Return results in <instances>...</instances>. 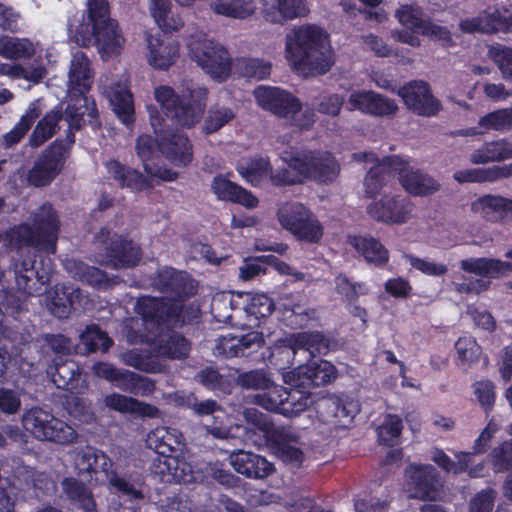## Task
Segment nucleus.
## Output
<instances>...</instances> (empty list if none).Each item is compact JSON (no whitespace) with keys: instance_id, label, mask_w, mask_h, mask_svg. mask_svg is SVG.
Here are the masks:
<instances>
[{"instance_id":"1","label":"nucleus","mask_w":512,"mask_h":512,"mask_svg":"<svg viewBox=\"0 0 512 512\" xmlns=\"http://www.w3.org/2000/svg\"><path fill=\"white\" fill-rule=\"evenodd\" d=\"M153 285L166 294L161 300L144 296L137 300L135 311L140 318H129L124 324V333L130 343L149 341L148 333H153L161 325L184 321L181 316L182 300L194 292L195 286L187 273L171 267L159 269Z\"/></svg>"},{"instance_id":"2","label":"nucleus","mask_w":512,"mask_h":512,"mask_svg":"<svg viewBox=\"0 0 512 512\" xmlns=\"http://www.w3.org/2000/svg\"><path fill=\"white\" fill-rule=\"evenodd\" d=\"M285 57L303 75L326 73L335 61L329 35L313 24L297 26L287 32Z\"/></svg>"},{"instance_id":"3","label":"nucleus","mask_w":512,"mask_h":512,"mask_svg":"<svg viewBox=\"0 0 512 512\" xmlns=\"http://www.w3.org/2000/svg\"><path fill=\"white\" fill-rule=\"evenodd\" d=\"M287 168L271 174L276 185H289L312 179L321 183L332 182L339 174V164L328 152H303L292 155L284 152Z\"/></svg>"},{"instance_id":"4","label":"nucleus","mask_w":512,"mask_h":512,"mask_svg":"<svg viewBox=\"0 0 512 512\" xmlns=\"http://www.w3.org/2000/svg\"><path fill=\"white\" fill-rule=\"evenodd\" d=\"M146 443L159 455L155 461V473L160 474L163 481L190 483L203 480V477L190 471L185 461L172 456L182 444V434L177 429L157 427L148 433Z\"/></svg>"},{"instance_id":"5","label":"nucleus","mask_w":512,"mask_h":512,"mask_svg":"<svg viewBox=\"0 0 512 512\" xmlns=\"http://www.w3.org/2000/svg\"><path fill=\"white\" fill-rule=\"evenodd\" d=\"M154 98L168 117L182 127L191 128L203 117L208 91L191 85L178 94L168 85H158L154 88Z\"/></svg>"},{"instance_id":"6","label":"nucleus","mask_w":512,"mask_h":512,"mask_svg":"<svg viewBox=\"0 0 512 512\" xmlns=\"http://www.w3.org/2000/svg\"><path fill=\"white\" fill-rule=\"evenodd\" d=\"M93 82V72L88 57L81 51L73 54L68 73V92L71 96L65 111L70 129H79L83 118L97 116L95 103L86 96Z\"/></svg>"},{"instance_id":"7","label":"nucleus","mask_w":512,"mask_h":512,"mask_svg":"<svg viewBox=\"0 0 512 512\" xmlns=\"http://www.w3.org/2000/svg\"><path fill=\"white\" fill-rule=\"evenodd\" d=\"M30 220L32 227L25 223L11 228L7 237L16 247H34L47 253H55L60 222L52 205L45 203L34 211Z\"/></svg>"},{"instance_id":"8","label":"nucleus","mask_w":512,"mask_h":512,"mask_svg":"<svg viewBox=\"0 0 512 512\" xmlns=\"http://www.w3.org/2000/svg\"><path fill=\"white\" fill-rule=\"evenodd\" d=\"M256 101L263 109L285 118L300 129H308L315 122L312 109H302L301 102L291 93L276 87H258L254 91Z\"/></svg>"},{"instance_id":"9","label":"nucleus","mask_w":512,"mask_h":512,"mask_svg":"<svg viewBox=\"0 0 512 512\" xmlns=\"http://www.w3.org/2000/svg\"><path fill=\"white\" fill-rule=\"evenodd\" d=\"M187 51L190 59L213 79L224 81L230 75L232 63L228 51L205 33L191 34L187 40Z\"/></svg>"},{"instance_id":"10","label":"nucleus","mask_w":512,"mask_h":512,"mask_svg":"<svg viewBox=\"0 0 512 512\" xmlns=\"http://www.w3.org/2000/svg\"><path fill=\"white\" fill-rule=\"evenodd\" d=\"M395 16L401 25L411 30H399L394 32L393 37L399 42L408 44L412 47H419L421 45V41L416 33H420L435 41H440L445 46L452 44L450 31L424 17L421 8L416 5L401 6L396 11Z\"/></svg>"},{"instance_id":"11","label":"nucleus","mask_w":512,"mask_h":512,"mask_svg":"<svg viewBox=\"0 0 512 512\" xmlns=\"http://www.w3.org/2000/svg\"><path fill=\"white\" fill-rule=\"evenodd\" d=\"M277 219L283 229L300 241L316 244L324 235V227L320 220L301 203L288 202L281 205Z\"/></svg>"},{"instance_id":"12","label":"nucleus","mask_w":512,"mask_h":512,"mask_svg":"<svg viewBox=\"0 0 512 512\" xmlns=\"http://www.w3.org/2000/svg\"><path fill=\"white\" fill-rule=\"evenodd\" d=\"M22 423L23 427L39 440L69 445L78 438L72 426L40 408H33L24 413Z\"/></svg>"},{"instance_id":"13","label":"nucleus","mask_w":512,"mask_h":512,"mask_svg":"<svg viewBox=\"0 0 512 512\" xmlns=\"http://www.w3.org/2000/svg\"><path fill=\"white\" fill-rule=\"evenodd\" d=\"M79 26L75 34V41L81 46L95 44L102 59L119 55L124 49L125 38L117 21H108L93 29Z\"/></svg>"},{"instance_id":"14","label":"nucleus","mask_w":512,"mask_h":512,"mask_svg":"<svg viewBox=\"0 0 512 512\" xmlns=\"http://www.w3.org/2000/svg\"><path fill=\"white\" fill-rule=\"evenodd\" d=\"M182 404L197 416H211V421L205 422L203 427L213 438L226 440L234 437L228 414L215 400L199 401L194 394L190 393L183 397Z\"/></svg>"},{"instance_id":"15","label":"nucleus","mask_w":512,"mask_h":512,"mask_svg":"<svg viewBox=\"0 0 512 512\" xmlns=\"http://www.w3.org/2000/svg\"><path fill=\"white\" fill-rule=\"evenodd\" d=\"M150 122L157 137L158 150L174 165H188L193 157L188 138L181 132L163 129L159 115L151 114Z\"/></svg>"},{"instance_id":"16","label":"nucleus","mask_w":512,"mask_h":512,"mask_svg":"<svg viewBox=\"0 0 512 512\" xmlns=\"http://www.w3.org/2000/svg\"><path fill=\"white\" fill-rule=\"evenodd\" d=\"M415 204L401 194L384 195L367 206L368 215L387 225H404L414 217Z\"/></svg>"},{"instance_id":"17","label":"nucleus","mask_w":512,"mask_h":512,"mask_svg":"<svg viewBox=\"0 0 512 512\" xmlns=\"http://www.w3.org/2000/svg\"><path fill=\"white\" fill-rule=\"evenodd\" d=\"M68 156V147L54 142L39 155L28 173L31 185L41 187L49 184L62 170Z\"/></svg>"},{"instance_id":"18","label":"nucleus","mask_w":512,"mask_h":512,"mask_svg":"<svg viewBox=\"0 0 512 512\" xmlns=\"http://www.w3.org/2000/svg\"><path fill=\"white\" fill-rule=\"evenodd\" d=\"M394 171L399 176L402 188L412 196L427 197L441 188L440 183L431 175L416 169L398 156H392Z\"/></svg>"},{"instance_id":"19","label":"nucleus","mask_w":512,"mask_h":512,"mask_svg":"<svg viewBox=\"0 0 512 512\" xmlns=\"http://www.w3.org/2000/svg\"><path fill=\"white\" fill-rule=\"evenodd\" d=\"M335 378L336 369L332 363L326 360H313L283 375L285 383L304 389L328 384Z\"/></svg>"},{"instance_id":"20","label":"nucleus","mask_w":512,"mask_h":512,"mask_svg":"<svg viewBox=\"0 0 512 512\" xmlns=\"http://www.w3.org/2000/svg\"><path fill=\"white\" fill-rule=\"evenodd\" d=\"M98 242L104 246L105 257L100 261L114 268L131 267L140 261V248L131 241L123 240L110 231L102 230Z\"/></svg>"},{"instance_id":"21","label":"nucleus","mask_w":512,"mask_h":512,"mask_svg":"<svg viewBox=\"0 0 512 512\" xmlns=\"http://www.w3.org/2000/svg\"><path fill=\"white\" fill-rule=\"evenodd\" d=\"M406 491L411 498L435 500L442 483L432 465H410L406 469Z\"/></svg>"},{"instance_id":"22","label":"nucleus","mask_w":512,"mask_h":512,"mask_svg":"<svg viewBox=\"0 0 512 512\" xmlns=\"http://www.w3.org/2000/svg\"><path fill=\"white\" fill-rule=\"evenodd\" d=\"M398 95L408 109L420 116L431 117L440 109V102L431 94L429 85L424 81H412L398 90Z\"/></svg>"},{"instance_id":"23","label":"nucleus","mask_w":512,"mask_h":512,"mask_svg":"<svg viewBox=\"0 0 512 512\" xmlns=\"http://www.w3.org/2000/svg\"><path fill=\"white\" fill-rule=\"evenodd\" d=\"M348 109L373 116H392L398 106L394 100L372 90H354L348 98Z\"/></svg>"},{"instance_id":"24","label":"nucleus","mask_w":512,"mask_h":512,"mask_svg":"<svg viewBox=\"0 0 512 512\" xmlns=\"http://www.w3.org/2000/svg\"><path fill=\"white\" fill-rule=\"evenodd\" d=\"M353 159L359 162L373 163L364 179L365 192L374 197L396 174L392 165V156L379 161L374 153L359 152L353 154Z\"/></svg>"},{"instance_id":"25","label":"nucleus","mask_w":512,"mask_h":512,"mask_svg":"<svg viewBox=\"0 0 512 512\" xmlns=\"http://www.w3.org/2000/svg\"><path fill=\"white\" fill-rule=\"evenodd\" d=\"M88 298L83 292L71 286H55L48 292L47 307L58 318H67L72 309H85Z\"/></svg>"},{"instance_id":"26","label":"nucleus","mask_w":512,"mask_h":512,"mask_svg":"<svg viewBox=\"0 0 512 512\" xmlns=\"http://www.w3.org/2000/svg\"><path fill=\"white\" fill-rule=\"evenodd\" d=\"M321 418L324 422L336 427H348L359 412V405L352 399L329 398L319 404Z\"/></svg>"},{"instance_id":"27","label":"nucleus","mask_w":512,"mask_h":512,"mask_svg":"<svg viewBox=\"0 0 512 512\" xmlns=\"http://www.w3.org/2000/svg\"><path fill=\"white\" fill-rule=\"evenodd\" d=\"M107 487L110 491L126 496L129 500L143 499V479L139 475H122L115 468L112 461L103 472Z\"/></svg>"},{"instance_id":"28","label":"nucleus","mask_w":512,"mask_h":512,"mask_svg":"<svg viewBox=\"0 0 512 512\" xmlns=\"http://www.w3.org/2000/svg\"><path fill=\"white\" fill-rule=\"evenodd\" d=\"M147 61L155 69H167L179 57V44L170 38H147Z\"/></svg>"},{"instance_id":"29","label":"nucleus","mask_w":512,"mask_h":512,"mask_svg":"<svg viewBox=\"0 0 512 512\" xmlns=\"http://www.w3.org/2000/svg\"><path fill=\"white\" fill-rule=\"evenodd\" d=\"M229 461L238 473L249 478H264L274 470L273 465L264 457L244 450L232 452Z\"/></svg>"},{"instance_id":"30","label":"nucleus","mask_w":512,"mask_h":512,"mask_svg":"<svg viewBox=\"0 0 512 512\" xmlns=\"http://www.w3.org/2000/svg\"><path fill=\"white\" fill-rule=\"evenodd\" d=\"M262 342V335L256 331L241 336L224 335L218 338L214 354L225 357L243 356L246 350L258 348Z\"/></svg>"},{"instance_id":"31","label":"nucleus","mask_w":512,"mask_h":512,"mask_svg":"<svg viewBox=\"0 0 512 512\" xmlns=\"http://www.w3.org/2000/svg\"><path fill=\"white\" fill-rule=\"evenodd\" d=\"M104 404L107 408L122 414H132L139 417L157 418L160 410L135 398L126 395L111 393L105 396Z\"/></svg>"},{"instance_id":"32","label":"nucleus","mask_w":512,"mask_h":512,"mask_svg":"<svg viewBox=\"0 0 512 512\" xmlns=\"http://www.w3.org/2000/svg\"><path fill=\"white\" fill-rule=\"evenodd\" d=\"M512 176V163L486 168L457 170L453 179L459 184L496 182Z\"/></svg>"},{"instance_id":"33","label":"nucleus","mask_w":512,"mask_h":512,"mask_svg":"<svg viewBox=\"0 0 512 512\" xmlns=\"http://www.w3.org/2000/svg\"><path fill=\"white\" fill-rule=\"evenodd\" d=\"M243 294H220L213 298L211 310L218 322L238 325L242 317Z\"/></svg>"},{"instance_id":"34","label":"nucleus","mask_w":512,"mask_h":512,"mask_svg":"<svg viewBox=\"0 0 512 512\" xmlns=\"http://www.w3.org/2000/svg\"><path fill=\"white\" fill-rule=\"evenodd\" d=\"M512 158V141L502 138L484 143L469 156L473 165L502 162Z\"/></svg>"},{"instance_id":"35","label":"nucleus","mask_w":512,"mask_h":512,"mask_svg":"<svg viewBox=\"0 0 512 512\" xmlns=\"http://www.w3.org/2000/svg\"><path fill=\"white\" fill-rule=\"evenodd\" d=\"M113 111L122 123L128 125L133 121L134 105L127 80L115 83L105 91Z\"/></svg>"},{"instance_id":"36","label":"nucleus","mask_w":512,"mask_h":512,"mask_svg":"<svg viewBox=\"0 0 512 512\" xmlns=\"http://www.w3.org/2000/svg\"><path fill=\"white\" fill-rule=\"evenodd\" d=\"M460 267L467 273L487 278H498L512 272V263L485 257L463 259Z\"/></svg>"},{"instance_id":"37","label":"nucleus","mask_w":512,"mask_h":512,"mask_svg":"<svg viewBox=\"0 0 512 512\" xmlns=\"http://www.w3.org/2000/svg\"><path fill=\"white\" fill-rule=\"evenodd\" d=\"M154 345L159 356L169 359H185L191 350L190 342L174 331L161 330Z\"/></svg>"},{"instance_id":"38","label":"nucleus","mask_w":512,"mask_h":512,"mask_svg":"<svg viewBox=\"0 0 512 512\" xmlns=\"http://www.w3.org/2000/svg\"><path fill=\"white\" fill-rule=\"evenodd\" d=\"M154 140L148 135H141L136 142V152L143 162L144 170L152 177H157L164 181H173L177 178V173L170 169L156 167L149 161L154 158L157 153Z\"/></svg>"},{"instance_id":"39","label":"nucleus","mask_w":512,"mask_h":512,"mask_svg":"<svg viewBox=\"0 0 512 512\" xmlns=\"http://www.w3.org/2000/svg\"><path fill=\"white\" fill-rule=\"evenodd\" d=\"M212 190L219 199L236 202L247 208H254L258 204L254 195L222 176L214 178Z\"/></svg>"},{"instance_id":"40","label":"nucleus","mask_w":512,"mask_h":512,"mask_svg":"<svg viewBox=\"0 0 512 512\" xmlns=\"http://www.w3.org/2000/svg\"><path fill=\"white\" fill-rule=\"evenodd\" d=\"M49 264L40 273L35 270L34 263L31 261H23L15 264L16 283L20 290L24 293L32 295L35 292L37 283L44 284L49 280L52 272L50 260Z\"/></svg>"},{"instance_id":"41","label":"nucleus","mask_w":512,"mask_h":512,"mask_svg":"<svg viewBox=\"0 0 512 512\" xmlns=\"http://www.w3.org/2000/svg\"><path fill=\"white\" fill-rule=\"evenodd\" d=\"M490 130L506 132L512 130V107L494 110L480 117L477 127L469 128L464 135L474 136Z\"/></svg>"},{"instance_id":"42","label":"nucleus","mask_w":512,"mask_h":512,"mask_svg":"<svg viewBox=\"0 0 512 512\" xmlns=\"http://www.w3.org/2000/svg\"><path fill=\"white\" fill-rule=\"evenodd\" d=\"M307 0H276V6L264 9V17L271 23L304 17L308 14Z\"/></svg>"},{"instance_id":"43","label":"nucleus","mask_w":512,"mask_h":512,"mask_svg":"<svg viewBox=\"0 0 512 512\" xmlns=\"http://www.w3.org/2000/svg\"><path fill=\"white\" fill-rule=\"evenodd\" d=\"M349 243L369 263L381 266L389 260L388 250L373 237L353 236L349 238Z\"/></svg>"},{"instance_id":"44","label":"nucleus","mask_w":512,"mask_h":512,"mask_svg":"<svg viewBox=\"0 0 512 512\" xmlns=\"http://www.w3.org/2000/svg\"><path fill=\"white\" fill-rule=\"evenodd\" d=\"M61 488L66 497L83 510L92 512L96 509L93 493L83 482L67 477L61 481Z\"/></svg>"},{"instance_id":"45","label":"nucleus","mask_w":512,"mask_h":512,"mask_svg":"<svg viewBox=\"0 0 512 512\" xmlns=\"http://www.w3.org/2000/svg\"><path fill=\"white\" fill-rule=\"evenodd\" d=\"M111 459L102 451L85 447L76 453L74 467L78 474L104 472L110 466Z\"/></svg>"},{"instance_id":"46","label":"nucleus","mask_w":512,"mask_h":512,"mask_svg":"<svg viewBox=\"0 0 512 512\" xmlns=\"http://www.w3.org/2000/svg\"><path fill=\"white\" fill-rule=\"evenodd\" d=\"M471 210L490 222L505 221V197L485 195L471 204Z\"/></svg>"},{"instance_id":"47","label":"nucleus","mask_w":512,"mask_h":512,"mask_svg":"<svg viewBox=\"0 0 512 512\" xmlns=\"http://www.w3.org/2000/svg\"><path fill=\"white\" fill-rule=\"evenodd\" d=\"M283 342L294 353L297 350H306L309 354L323 353L327 348L324 336L319 332H298L286 337Z\"/></svg>"},{"instance_id":"48","label":"nucleus","mask_w":512,"mask_h":512,"mask_svg":"<svg viewBox=\"0 0 512 512\" xmlns=\"http://www.w3.org/2000/svg\"><path fill=\"white\" fill-rule=\"evenodd\" d=\"M106 168L109 174L119 182L122 187H127L132 191H140L151 186L148 179L143 177L138 171L130 168H124L118 161L111 160L107 162Z\"/></svg>"},{"instance_id":"49","label":"nucleus","mask_w":512,"mask_h":512,"mask_svg":"<svg viewBox=\"0 0 512 512\" xmlns=\"http://www.w3.org/2000/svg\"><path fill=\"white\" fill-rule=\"evenodd\" d=\"M37 51V45L27 38L8 35L0 36V55L10 60L31 58Z\"/></svg>"},{"instance_id":"50","label":"nucleus","mask_w":512,"mask_h":512,"mask_svg":"<svg viewBox=\"0 0 512 512\" xmlns=\"http://www.w3.org/2000/svg\"><path fill=\"white\" fill-rule=\"evenodd\" d=\"M65 267L73 278L86 282L95 288L102 289L110 285V280L106 274L96 267H90L81 261L73 259L67 260Z\"/></svg>"},{"instance_id":"51","label":"nucleus","mask_w":512,"mask_h":512,"mask_svg":"<svg viewBox=\"0 0 512 512\" xmlns=\"http://www.w3.org/2000/svg\"><path fill=\"white\" fill-rule=\"evenodd\" d=\"M18 480L24 482V489H33L36 497L53 495L56 491L55 481L45 472L25 468L21 472Z\"/></svg>"},{"instance_id":"52","label":"nucleus","mask_w":512,"mask_h":512,"mask_svg":"<svg viewBox=\"0 0 512 512\" xmlns=\"http://www.w3.org/2000/svg\"><path fill=\"white\" fill-rule=\"evenodd\" d=\"M40 114L41 107L39 101L32 102L15 127L3 136V146L5 148H10L19 143Z\"/></svg>"},{"instance_id":"53","label":"nucleus","mask_w":512,"mask_h":512,"mask_svg":"<svg viewBox=\"0 0 512 512\" xmlns=\"http://www.w3.org/2000/svg\"><path fill=\"white\" fill-rule=\"evenodd\" d=\"M46 75V69L42 64H30L23 66L15 63H0V76L12 79H24L31 83H39Z\"/></svg>"},{"instance_id":"54","label":"nucleus","mask_w":512,"mask_h":512,"mask_svg":"<svg viewBox=\"0 0 512 512\" xmlns=\"http://www.w3.org/2000/svg\"><path fill=\"white\" fill-rule=\"evenodd\" d=\"M244 304H242V315L245 314L250 321H257L261 318L269 316L273 309L274 303L271 298L265 294H245Z\"/></svg>"},{"instance_id":"55","label":"nucleus","mask_w":512,"mask_h":512,"mask_svg":"<svg viewBox=\"0 0 512 512\" xmlns=\"http://www.w3.org/2000/svg\"><path fill=\"white\" fill-rule=\"evenodd\" d=\"M454 456L457 461L452 460L442 450L434 449L431 460L448 473L459 474L466 471L472 462L473 455L470 452H456Z\"/></svg>"},{"instance_id":"56","label":"nucleus","mask_w":512,"mask_h":512,"mask_svg":"<svg viewBox=\"0 0 512 512\" xmlns=\"http://www.w3.org/2000/svg\"><path fill=\"white\" fill-rule=\"evenodd\" d=\"M291 390H286L285 404L282 406V415L286 417H295L306 410L312 403L311 394L303 387L291 386Z\"/></svg>"},{"instance_id":"57","label":"nucleus","mask_w":512,"mask_h":512,"mask_svg":"<svg viewBox=\"0 0 512 512\" xmlns=\"http://www.w3.org/2000/svg\"><path fill=\"white\" fill-rule=\"evenodd\" d=\"M61 119V110L53 109L47 113L36 125L29 143L32 147H39L50 139L56 130L57 123Z\"/></svg>"},{"instance_id":"58","label":"nucleus","mask_w":512,"mask_h":512,"mask_svg":"<svg viewBox=\"0 0 512 512\" xmlns=\"http://www.w3.org/2000/svg\"><path fill=\"white\" fill-rule=\"evenodd\" d=\"M499 18V10H495L492 13L483 12L477 17L467 18L460 22L459 26L463 32H483L493 33L498 31L500 23L497 22Z\"/></svg>"},{"instance_id":"59","label":"nucleus","mask_w":512,"mask_h":512,"mask_svg":"<svg viewBox=\"0 0 512 512\" xmlns=\"http://www.w3.org/2000/svg\"><path fill=\"white\" fill-rule=\"evenodd\" d=\"M286 389L282 386L271 383L270 388H266L263 393L254 396V403L260 407L282 414V406L285 404Z\"/></svg>"},{"instance_id":"60","label":"nucleus","mask_w":512,"mask_h":512,"mask_svg":"<svg viewBox=\"0 0 512 512\" xmlns=\"http://www.w3.org/2000/svg\"><path fill=\"white\" fill-rule=\"evenodd\" d=\"M235 118V112L225 106H212L207 112L202 129L206 134L217 132Z\"/></svg>"},{"instance_id":"61","label":"nucleus","mask_w":512,"mask_h":512,"mask_svg":"<svg viewBox=\"0 0 512 512\" xmlns=\"http://www.w3.org/2000/svg\"><path fill=\"white\" fill-rule=\"evenodd\" d=\"M80 341L88 352H95L97 350L106 352L113 344L112 339L96 325L87 326L80 334Z\"/></svg>"},{"instance_id":"62","label":"nucleus","mask_w":512,"mask_h":512,"mask_svg":"<svg viewBox=\"0 0 512 512\" xmlns=\"http://www.w3.org/2000/svg\"><path fill=\"white\" fill-rule=\"evenodd\" d=\"M458 365L461 367L470 366L478 360L481 355V348L476 340L469 335L460 337L455 343Z\"/></svg>"},{"instance_id":"63","label":"nucleus","mask_w":512,"mask_h":512,"mask_svg":"<svg viewBox=\"0 0 512 512\" xmlns=\"http://www.w3.org/2000/svg\"><path fill=\"white\" fill-rule=\"evenodd\" d=\"M237 171L252 185H258L263 177L270 174V163L264 158L252 159L240 163Z\"/></svg>"},{"instance_id":"64","label":"nucleus","mask_w":512,"mask_h":512,"mask_svg":"<svg viewBox=\"0 0 512 512\" xmlns=\"http://www.w3.org/2000/svg\"><path fill=\"white\" fill-rule=\"evenodd\" d=\"M489 56L504 79L512 80V48L500 44L489 48Z\"/></svg>"}]
</instances>
